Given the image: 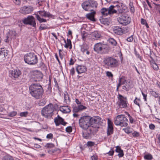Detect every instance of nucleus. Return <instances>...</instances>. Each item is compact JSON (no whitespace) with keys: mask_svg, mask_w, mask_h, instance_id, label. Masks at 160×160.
Wrapping results in <instances>:
<instances>
[{"mask_svg":"<svg viewBox=\"0 0 160 160\" xmlns=\"http://www.w3.org/2000/svg\"><path fill=\"white\" fill-rule=\"evenodd\" d=\"M31 76L32 78L34 79V81H39L43 77L41 72L37 70L32 71V72Z\"/></svg>","mask_w":160,"mask_h":160,"instance_id":"15","label":"nucleus"},{"mask_svg":"<svg viewBox=\"0 0 160 160\" xmlns=\"http://www.w3.org/2000/svg\"><path fill=\"white\" fill-rule=\"evenodd\" d=\"M30 93L36 99L40 98L43 93L42 87L39 84H32L29 87Z\"/></svg>","mask_w":160,"mask_h":160,"instance_id":"1","label":"nucleus"},{"mask_svg":"<svg viewBox=\"0 0 160 160\" xmlns=\"http://www.w3.org/2000/svg\"><path fill=\"white\" fill-rule=\"evenodd\" d=\"M149 127L151 129L154 130L155 128V126L154 124H151L149 125Z\"/></svg>","mask_w":160,"mask_h":160,"instance_id":"61","label":"nucleus"},{"mask_svg":"<svg viewBox=\"0 0 160 160\" xmlns=\"http://www.w3.org/2000/svg\"><path fill=\"white\" fill-rule=\"evenodd\" d=\"M123 130L125 132L128 134L130 133L131 132L130 131V128H127L123 129Z\"/></svg>","mask_w":160,"mask_h":160,"instance_id":"55","label":"nucleus"},{"mask_svg":"<svg viewBox=\"0 0 160 160\" xmlns=\"http://www.w3.org/2000/svg\"><path fill=\"white\" fill-rule=\"evenodd\" d=\"M101 118L98 116L91 117L90 120V126L94 129L99 128L100 126L102 123Z\"/></svg>","mask_w":160,"mask_h":160,"instance_id":"10","label":"nucleus"},{"mask_svg":"<svg viewBox=\"0 0 160 160\" xmlns=\"http://www.w3.org/2000/svg\"><path fill=\"white\" fill-rule=\"evenodd\" d=\"M142 95L143 96V99H144L145 101H147V94H145L142 92Z\"/></svg>","mask_w":160,"mask_h":160,"instance_id":"63","label":"nucleus"},{"mask_svg":"<svg viewBox=\"0 0 160 160\" xmlns=\"http://www.w3.org/2000/svg\"><path fill=\"white\" fill-rule=\"evenodd\" d=\"M62 38H63V40L64 41V42L66 43L64 45V47L66 48H68L69 47V48L71 49L72 48V46L71 42L70 40L68 38L67 40V42L66 43V40L65 39L62 37Z\"/></svg>","mask_w":160,"mask_h":160,"instance_id":"34","label":"nucleus"},{"mask_svg":"<svg viewBox=\"0 0 160 160\" xmlns=\"http://www.w3.org/2000/svg\"><path fill=\"white\" fill-rule=\"evenodd\" d=\"M2 159V160H14L13 157L9 155H6L3 157Z\"/></svg>","mask_w":160,"mask_h":160,"instance_id":"38","label":"nucleus"},{"mask_svg":"<svg viewBox=\"0 0 160 160\" xmlns=\"http://www.w3.org/2000/svg\"><path fill=\"white\" fill-rule=\"evenodd\" d=\"M22 22L25 24L29 25L34 28H36V19L32 15L29 16L26 18L23 19Z\"/></svg>","mask_w":160,"mask_h":160,"instance_id":"11","label":"nucleus"},{"mask_svg":"<svg viewBox=\"0 0 160 160\" xmlns=\"http://www.w3.org/2000/svg\"><path fill=\"white\" fill-rule=\"evenodd\" d=\"M151 94L152 96L154 97L155 98H158V93H157L154 91H152L151 92Z\"/></svg>","mask_w":160,"mask_h":160,"instance_id":"46","label":"nucleus"},{"mask_svg":"<svg viewBox=\"0 0 160 160\" xmlns=\"http://www.w3.org/2000/svg\"><path fill=\"white\" fill-rule=\"evenodd\" d=\"M14 3L17 5H20L21 4V0H12Z\"/></svg>","mask_w":160,"mask_h":160,"instance_id":"52","label":"nucleus"},{"mask_svg":"<svg viewBox=\"0 0 160 160\" xmlns=\"http://www.w3.org/2000/svg\"><path fill=\"white\" fill-rule=\"evenodd\" d=\"M91 117L89 116H86L81 117L79 119L80 127L83 129H86L90 126V120Z\"/></svg>","mask_w":160,"mask_h":160,"instance_id":"8","label":"nucleus"},{"mask_svg":"<svg viewBox=\"0 0 160 160\" xmlns=\"http://www.w3.org/2000/svg\"><path fill=\"white\" fill-rule=\"evenodd\" d=\"M46 148H52L54 147V145L52 143H48L45 146Z\"/></svg>","mask_w":160,"mask_h":160,"instance_id":"44","label":"nucleus"},{"mask_svg":"<svg viewBox=\"0 0 160 160\" xmlns=\"http://www.w3.org/2000/svg\"><path fill=\"white\" fill-rule=\"evenodd\" d=\"M123 79L122 78H120L118 79L119 83L117 85V87H119L122 84L121 83V80Z\"/></svg>","mask_w":160,"mask_h":160,"instance_id":"57","label":"nucleus"},{"mask_svg":"<svg viewBox=\"0 0 160 160\" xmlns=\"http://www.w3.org/2000/svg\"><path fill=\"white\" fill-rule=\"evenodd\" d=\"M133 39L132 36H131L127 39V40L128 42H131Z\"/></svg>","mask_w":160,"mask_h":160,"instance_id":"62","label":"nucleus"},{"mask_svg":"<svg viewBox=\"0 0 160 160\" xmlns=\"http://www.w3.org/2000/svg\"><path fill=\"white\" fill-rule=\"evenodd\" d=\"M132 134L133 136L134 137H137L139 136V133L136 131H135Z\"/></svg>","mask_w":160,"mask_h":160,"instance_id":"58","label":"nucleus"},{"mask_svg":"<svg viewBox=\"0 0 160 160\" xmlns=\"http://www.w3.org/2000/svg\"><path fill=\"white\" fill-rule=\"evenodd\" d=\"M39 15L42 17H52V15L49 12H47L45 11H40L38 12Z\"/></svg>","mask_w":160,"mask_h":160,"instance_id":"28","label":"nucleus"},{"mask_svg":"<svg viewBox=\"0 0 160 160\" xmlns=\"http://www.w3.org/2000/svg\"><path fill=\"white\" fill-rule=\"evenodd\" d=\"M97 3L94 0L86 1L82 4V8L85 11H92L97 7Z\"/></svg>","mask_w":160,"mask_h":160,"instance_id":"6","label":"nucleus"},{"mask_svg":"<svg viewBox=\"0 0 160 160\" xmlns=\"http://www.w3.org/2000/svg\"><path fill=\"white\" fill-rule=\"evenodd\" d=\"M101 36V35L100 32L94 31L92 33L91 37L92 39L97 40L100 38Z\"/></svg>","mask_w":160,"mask_h":160,"instance_id":"25","label":"nucleus"},{"mask_svg":"<svg viewBox=\"0 0 160 160\" xmlns=\"http://www.w3.org/2000/svg\"><path fill=\"white\" fill-rule=\"evenodd\" d=\"M141 23L142 25H145L147 22L145 19L141 18Z\"/></svg>","mask_w":160,"mask_h":160,"instance_id":"60","label":"nucleus"},{"mask_svg":"<svg viewBox=\"0 0 160 160\" xmlns=\"http://www.w3.org/2000/svg\"><path fill=\"white\" fill-rule=\"evenodd\" d=\"M116 149L115 151L118 153V156L119 158L122 157L124 155V153L123 150L121 149L120 147L119 146H117L116 147Z\"/></svg>","mask_w":160,"mask_h":160,"instance_id":"33","label":"nucleus"},{"mask_svg":"<svg viewBox=\"0 0 160 160\" xmlns=\"http://www.w3.org/2000/svg\"><path fill=\"white\" fill-rule=\"evenodd\" d=\"M95 142L92 141H88L87 142V145L88 147H92L95 145Z\"/></svg>","mask_w":160,"mask_h":160,"instance_id":"48","label":"nucleus"},{"mask_svg":"<svg viewBox=\"0 0 160 160\" xmlns=\"http://www.w3.org/2000/svg\"><path fill=\"white\" fill-rule=\"evenodd\" d=\"M102 16L100 17L99 20L101 23L105 25H108L110 23V20L109 18H104Z\"/></svg>","mask_w":160,"mask_h":160,"instance_id":"27","label":"nucleus"},{"mask_svg":"<svg viewBox=\"0 0 160 160\" xmlns=\"http://www.w3.org/2000/svg\"><path fill=\"white\" fill-rule=\"evenodd\" d=\"M84 130V131L82 132L83 137L85 138L88 139L91 138L94 132H96L98 131V129H94L91 126Z\"/></svg>","mask_w":160,"mask_h":160,"instance_id":"9","label":"nucleus"},{"mask_svg":"<svg viewBox=\"0 0 160 160\" xmlns=\"http://www.w3.org/2000/svg\"><path fill=\"white\" fill-rule=\"evenodd\" d=\"M36 18H37V20L39 21L40 23H42V22H46L47 20L43 18H41L39 16V15L38 14H36Z\"/></svg>","mask_w":160,"mask_h":160,"instance_id":"37","label":"nucleus"},{"mask_svg":"<svg viewBox=\"0 0 160 160\" xmlns=\"http://www.w3.org/2000/svg\"><path fill=\"white\" fill-rule=\"evenodd\" d=\"M45 65L44 63L42 62V61H41L39 62L38 65V66L40 67L44 68Z\"/></svg>","mask_w":160,"mask_h":160,"instance_id":"59","label":"nucleus"},{"mask_svg":"<svg viewBox=\"0 0 160 160\" xmlns=\"http://www.w3.org/2000/svg\"><path fill=\"white\" fill-rule=\"evenodd\" d=\"M17 114V112L16 111H12L8 113V116L11 117H13L15 116Z\"/></svg>","mask_w":160,"mask_h":160,"instance_id":"45","label":"nucleus"},{"mask_svg":"<svg viewBox=\"0 0 160 160\" xmlns=\"http://www.w3.org/2000/svg\"><path fill=\"white\" fill-rule=\"evenodd\" d=\"M46 102V100L45 99H41L38 103V105L40 106H43Z\"/></svg>","mask_w":160,"mask_h":160,"instance_id":"41","label":"nucleus"},{"mask_svg":"<svg viewBox=\"0 0 160 160\" xmlns=\"http://www.w3.org/2000/svg\"><path fill=\"white\" fill-rule=\"evenodd\" d=\"M113 31L114 33L118 35H121L123 33L122 29L117 26L113 28Z\"/></svg>","mask_w":160,"mask_h":160,"instance_id":"31","label":"nucleus"},{"mask_svg":"<svg viewBox=\"0 0 160 160\" xmlns=\"http://www.w3.org/2000/svg\"><path fill=\"white\" fill-rule=\"evenodd\" d=\"M100 12L101 13L102 17L106 16L108 15H111L112 14V12L110 7L108 8H102L101 9Z\"/></svg>","mask_w":160,"mask_h":160,"instance_id":"18","label":"nucleus"},{"mask_svg":"<svg viewBox=\"0 0 160 160\" xmlns=\"http://www.w3.org/2000/svg\"><path fill=\"white\" fill-rule=\"evenodd\" d=\"M73 110L72 112L73 113H76L80 112L87 108L86 106L80 104L78 106H73L72 107Z\"/></svg>","mask_w":160,"mask_h":160,"instance_id":"21","label":"nucleus"},{"mask_svg":"<svg viewBox=\"0 0 160 160\" xmlns=\"http://www.w3.org/2000/svg\"><path fill=\"white\" fill-rule=\"evenodd\" d=\"M48 28V26L42 24H41L40 26L39 27V29L41 31L43 30H45Z\"/></svg>","mask_w":160,"mask_h":160,"instance_id":"42","label":"nucleus"},{"mask_svg":"<svg viewBox=\"0 0 160 160\" xmlns=\"http://www.w3.org/2000/svg\"><path fill=\"white\" fill-rule=\"evenodd\" d=\"M108 126L107 130V134L108 136L110 135L113 132V123L111 121L108 119Z\"/></svg>","mask_w":160,"mask_h":160,"instance_id":"19","label":"nucleus"},{"mask_svg":"<svg viewBox=\"0 0 160 160\" xmlns=\"http://www.w3.org/2000/svg\"><path fill=\"white\" fill-rule=\"evenodd\" d=\"M88 49V46L85 44H83L81 47V51L83 53H84L86 51H87Z\"/></svg>","mask_w":160,"mask_h":160,"instance_id":"40","label":"nucleus"},{"mask_svg":"<svg viewBox=\"0 0 160 160\" xmlns=\"http://www.w3.org/2000/svg\"><path fill=\"white\" fill-rule=\"evenodd\" d=\"M109 43L111 45L113 48L116 46L117 44V42L116 40L114 38H109L108 41Z\"/></svg>","mask_w":160,"mask_h":160,"instance_id":"36","label":"nucleus"},{"mask_svg":"<svg viewBox=\"0 0 160 160\" xmlns=\"http://www.w3.org/2000/svg\"><path fill=\"white\" fill-rule=\"evenodd\" d=\"M128 121L125 117L122 114L117 116L114 121V124L117 126H120L121 127H127L128 125Z\"/></svg>","mask_w":160,"mask_h":160,"instance_id":"7","label":"nucleus"},{"mask_svg":"<svg viewBox=\"0 0 160 160\" xmlns=\"http://www.w3.org/2000/svg\"><path fill=\"white\" fill-rule=\"evenodd\" d=\"M116 3L117 4L115 5H111L110 6L112 12V14L116 13L117 12L119 13H122L123 12L122 4L118 2H117Z\"/></svg>","mask_w":160,"mask_h":160,"instance_id":"14","label":"nucleus"},{"mask_svg":"<svg viewBox=\"0 0 160 160\" xmlns=\"http://www.w3.org/2000/svg\"><path fill=\"white\" fill-rule=\"evenodd\" d=\"M76 68V71L78 74L84 73L87 70L86 67L84 65H77Z\"/></svg>","mask_w":160,"mask_h":160,"instance_id":"22","label":"nucleus"},{"mask_svg":"<svg viewBox=\"0 0 160 160\" xmlns=\"http://www.w3.org/2000/svg\"><path fill=\"white\" fill-rule=\"evenodd\" d=\"M24 59L26 63L30 65L35 64L38 62L37 55L33 52H29L25 54Z\"/></svg>","mask_w":160,"mask_h":160,"instance_id":"5","label":"nucleus"},{"mask_svg":"<svg viewBox=\"0 0 160 160\" xmlns=\"http://www.w3.org/2000/svg\"><path fill=\"white\" fill-rule=\"evenodd\" d=\"M75 73V69L74 68H72L70 70V73L72 76H73Z\"/></svg>","mask_w":160,"mask_h":160,"instance_id":"53","label":"nucleus"},{"mask_svg":"<svg viewBox=\"0 0 160 160\" xmlns=\"http://www.w3.org/2000/svg\"><path fill=\"white\" fill-rule=\"evenodd\" d=\"M93 49L97 53L103 54L108 53L110 50V48L108 45L99 42L94 45Z\"/></svg>","mask_w":160,"mask_h":160,"instance_id":"3","label":"nucleus"},{"mask_svg":"<svg viewBox=\"0 0 160 160\" xmlns=\"http://www.w3.org/2000/svg\"><path fill=\"white\" fill-rule=\"evenodd\" d=\"M33 10V8L30 6L21 7L19 10L20 13L24 14H29Z\"/></svg>","mask_w":160,"mask_h":160,"instance_id":"16","label":"nucleus"},{"mask_svg":"<svg viewBox=\"0 0 160 160\" xmlns=\"http://www.w3.org/2000/svg\"><path fill=\"white\" fill-rule=\"evenodd\" d=\"M15 32H10L8 34H7L6 39H5V42H8L12 38H15Z\"/></svg>","mask_w":160,"mask_h":160,"instance_id":"26","label":"nucleus"},{"mask_svg":"<svg viewBox=\"0 0 160 160\" xmlns=\"http://www.w3.org/2000/svg\"><path fill=\"white\" fill-rule=\"evenodd\" d=\"M72 129L71 126H68L66 128V131L68 133H70L72 132Z\"/></svg>","mask_w":160,"mask_h":160,"instance_id":"50","label":"nucleus"},{"mask_svg":"<svg viewBox=\"0 0 160 160\" xmlns=\"http://www.w3.org/2000/svg\"><path fill=\"white\" fill-rule=\"evenodd\" d=\"M8 54L5 50L1 49L0 50V62H2L5 60L6 57L7 56Z\"/></svg>","mask_w":160,"mask_h":160,"instance_id":"24","label":"nucleus"},{"mask_svg":"<svg viewBox=\"0 0 160 160\" xmlns=\"http://www.w3.org/2000/svg\"><path fill=\"white\" fill-rule=\"evenodd\" d=\"M130 8L131 12H134L135 11V9L134 7L133 6H131L130 4Z\"/></svg>","mask_w":160,"mask_h":160,"instance_id":"64","label":"nucleus"},{"mask_svg":"<svg viewBox=\"0 0 160 160\" xmlns=\"http://www.w3.org/2000/svg\"><path fill=\"white\" fill-rule=\"evenodd\" d=\"M114 152V151L113 148H111L110 151L109 152L106 153L105 154H108L109 156H112L113 155Z\"/></svg>","mask_w":160,"mask_h":160,"instance_id":"47","label":"nucleus"},{"mask_svg":"<svg viewBox=\"0 0 160 160\" xmlns=\"http://www.w3.org/2000/svg\"><path fill=\"white\" fill-rule=\"evenodd\" d=\"M118 99V105L120 108H126L128 107V103L127 97H124L122 95L119 94Z\"/></svg>","mask_w":160,"mask_h":160,"instance_id":"12","label":"nucleus"},{"mask_svg":"<svg viewBox=\"0 0 160 160\" xmlns=\"http://www.w3.org/2000/svg\"><path fill=\"white\" fill-rule=\"evenodd\" d=\"M144 158L145 159L147 160H151L153 158L152 155L149 153L145 155Z\"/></svg>","mask_w":160,"mask_h":160,"instance_id":"39","label":"nucleus"},{"mask_svg":"<svg viewBox=\"0 0 160 160\" xmlns=\"http://www.w3.org/2000/svg\"><path fill=\"white\" fill-rule=\"evenodd\" d=\"M54 122L56 126H58L60 124L63 126H65L66 124L67 123V122L64 121V119L62 118L58 115L57 117L54 118Z\"/></svg>","mask_w":160,"mask_h":160,"instance_id":"17","label":"nucleus"},{"mask_svg":"<svg viewBox=\"0 0 160 160\" xmlns=\"http://www.w3.org/2000/svg\"><path fill=\"white\" fill-rule=\"evenodd\" d=\"M150 54H149L150 55V57L152 59L151 60H150V62L151 64V65L152 67L155 70H158V65L154 61V59L151 56V50L150 49Z\"/></svg>","mask_w":160,"mask_h":160,"instance_id":"23","label":"nucleus"},{"mask_svg":"<svg viewBox=\"0 0 160 160\" xmlns=\"http://www.w3.org/2000/svg\"><path fill=\"white\" fill-rule=\"evenodd\" d=\"M55 109L53 104L50 103L44 107L41 111L42 115L47 118H51L54 115Z\"/></svg>","mask_w":160,"mask_h":160,"instance_id":"4","label":"nucleus"},{"mask_svg":"<svg viewBox=\"0 0 160 160\" xmlns=\"http://www.w3.org/2000/svg\"><path fill=\"white\" fill-rule=\"evenodd\" d=\"M81 36L82 40L84 41H85L86 37L87 36V34L84 31L83 32L81 33Z\"/></svg>","mask_w":160,"mask_h":160,"instance_id":"43","label":"nucleus"},{"mask_svg":"<svg viewBox=\"0 0 160 160\" xmlns=\"http://www.w3.org/2000/svg\"><path fill=\"white\" fill-rule=\"evenodd\" d=\"M60 110L64 113H69L71 112L69 107L66 106H60Z\"/></svg>","mask_w":160,"mask_h":160,"instance_id":"29","label":"nucleus"},{"mask_svg":"<svg viewBox=\"0 0 160 160\" xmlns=\"http://www.w3.org/2000/svg\"><path fill=\"white\" fill-rule=\"evenodd\" d=\"M106 75L109 77H112L113 75L111 72L109 71H107L106 72Z\"/></svg>","mask_w":160,"mask_h":160,"instance_id":"54","label":"nucleus"},{"mask_svg":"<svg viewBox=\"0 0 160 160\" xmlns=\"http://www.w3.org/2000/svg\"><path fill=\"white\" fill-rule=\"evenodd\" d=\"M140 99H138L137 98H136L134 100V102L136 105L140 107L139 103L138 102V101H140Z\"/></svg>","mask_w":160,"mask_h":160,"instance_id":"49","label":"nucleus"},{"mask_svg":"<svg viewBox=\"0 0 160 160\" xmlns=\"http://www.w3.org/2000/svg\"><path fill=\"white\" fill-rule=\"evenodd\" d=\"M64 94V102L67 104H69L71 102L70 99L67 92H65Z\"/></svg>","mask_w":160,"mask_h":160,"instance_id":"35","label":"nucleus"},{"mask_svg":"<svg viewBox=\"0 0 160 160\" xmlns=\"http://www.w3.org/2000/svg\"><path fill=\"white\" fill-rule=\"evenodd\" d=\"M21 74V71L18 69H13L11 72L10 76L13 79L18 78Z\"/></svg>","mask_w":160,"mask_h":160,"instance_id":"20","label":"nucleus"},{"mask_svg":"<svg viewBox=\"0 0 160 160\" xmlns=\"http://www.w3.org/2000/svg\"><path fill=\"white\" fill-rule=\"evenodd\" d=\"M28 114V112H22L20 113V116L21 117H26Z\"/></svg>","mask_w":160,"mask_h":160,"instance_id":"51","label":"nucleus"},{"mask_svg":"<svg viewBox=\"0 0 160 160\" xmlns=\"http://www.w3.org/2000/svg\"><path fill=\"white\" fill-rule=\"evenodd\" d=\"M46 138L48 139H52L53 138V134L51 133H49L47 135Z\"/></svg>","mask_w":160,"mask_h":160,"instance_id":"56","label":"nucleus"},{"mask_svg":"<svg viewBox=\"0 0 160 160\" xmlns=\"http://www.w3.org/2000/svg\"><path fill=\"white\" fill-rule=\"evenodd\" d=\"M118 20L120 23L125 26L130 22L131 18L128 15L125 14L118 18Z\"/></svg>","mask_w":160,"mask_h":160,"instance_id":"13","label":"nucleus"},{"mask_svg":"<svg viewBox=\"0 0 160 160\" xmlns=\"http://www.w3.org/2000/svg\"><path fill=\"white\" fill-rule=\"evenodd\" d=\"M132 87V83L130 82H126L125 85L122 87V89L126 91H128Z\"/></svg>","mask_w":160,"mask_h":160,"instance_id":"32","label":"nucleus"},{"mask_svg":"<svg viewBox=\"0 0 160 160\" xmlns=\"http://www.w3.org/2000/svg\"><path fill=\"white\" fill-rule=\"evenodd\" d=\"M105 67L108 68H114L118 67L119 65V61L112 57L107 56L103 60Z\"/></svg>","mask_w":160,"mask_h":160,"instance_id":"2","label":"nucleus"},{"mask_svg":"<svg viewBox=\"0 0 160 160\" xmlns=\"http://www.w3.org/2000/svg\"><path fill=\"white\" fill-rule=\"evenodd\" d=\"M91 12L87 14L86 17L89 20L92 21H95L94 16L96 13L95 12L94 10Z\"/></svg>","mask_w":160,"mask_h":160,"instance_id":"30","label":"nucleus"}]
</instances>
